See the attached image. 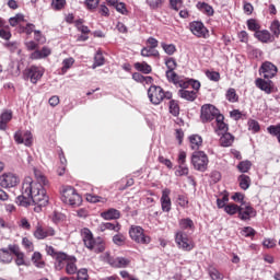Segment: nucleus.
Returning <instances> with one entry per match:
<instances>
[{
	"mask_svg": "<svg viewBox=\"0 0 280 280\" xmlns=\"http://www.w3.org/2000/svg\"><path fill=\"white\" fill-rule=\"evenodd\" d=\"M237 182H238V186L241 187V189H243V191H246V189H249L252 185L250 176L246 174H241L237 177Z\"/></svg>",
	"mask_w": 280,
	"mask_h": 280,
	"instance_id": "nucleus-29",
	"label": "nucleus"
},
{
	"mask_svg": "<svg viewBox=\"0 0 280 280\" xmlns=\"http://www.w3.org/2000/svg\"><path fill=\"white\" fill-rule=\"evenodd\" d=\"M205 73L208 80H210L211 82H220V72L206 70Z\"/></svg>",
	"mask_w": 280,
	"mask_h": 280,
	"instance_id": "nucleus-53",
	"label": "nucleus"
},
{
	"mask_svg": "<svg viewBox=\"0 0 280 280\" xmlns=\"http://www.w3.org/2000/svg\"><path fill=\"white\" fill-rule=\"evenodd\" d=\"M189 174V167L185 165H179L175 171V176H187Z\"/></svg>",
	"mask_w": 280,
	"mask_h": 280,
	"instance_id": "nucleus-58",
	"label": "nucleus"
},
{
	"mask_svg": "<svg viewBox=\"0 0 280 280\" xmlns=\"http://www.w3.org/2000/svg\"><path fill=\"white\" fill-rule=\"evenodd\" d=\"M36 25L32 24V23H27L26 26H21V32L23 34H26L27 36L32 35L33 32L35 31Z\"/></svg>",
	"mask_w": 280,
	"mask_h": 280,
	"instance_id": "nucleus-57",
	"label": "nucleus"
},
{
	"mask_svg": "<svg viewBox=\"0 0 280 280\" xmlns=\"http://www.w3.org/2000/svg\"><path fill=\"white\" fill-rule=\"evenodd\" d=\"M18 226L23 229V231H32V223H30V220H27L25 217L20 218L18 221Z\"/></svg>",
	"mask_w": 280,
	"mask_h": 280,
	"instance_id": "nucleus-50",
	"label": "nucleus"
},
{
	"mask_svg": "<svg viewBox=\"0 0 280 280\" xmlns=\"http://www.w3.org/2000/svg\"><path fill=\"white\" fill-rule=\"evenodd\" d=\"M141 56L143 58H159L161 56V54L159 52V50L148 46V47H143L141 49Z\"/></svg>",
	"mask_w": 280,
	"mask_h": 280,
	"instance_id": "nucleus-32",
	"label": "nucleus"
},
{
	"mask_svg": "<svg viewBox=\"0 0 280 280\" xmlns=\"http://www.w3.org/2000/svg\"><path fill=\"white\" fill-rule=\"evenodd\" d=\"M103 220H119L121 218V212L117 209H108L101 213Z\"/></svg>",
	"mask_w": 280,
	"mask_h": 280,
	"instance_id": "nucleus-26",
	"label": "nucleus"
},
{
	"mask_svg": "<svg viewBox=\"0 0 280 280\" xmlns=\"http://www.w3.org/2000/svg\"><path fill=\"white\" fill-rule=\"evenodd\" d=\"M191 164L197 172H207L209 156L205 154V151H195L191 155Z\"/></svg>",
	"mask_w": 280,
	"mask_h": 280,
	"instance_id": "nucleus-10",
	"label": "nucleus"
},
{
	"mask_svg": "<svg viewBox=\"0 0 280 280\" xmlns=\"http://www.w3.org/2000/svg\"><path fill=\"white\" fill-rule=\"evenodd\" d=\"M225 100H228V102H230L231 104H235L240 102V95H237L235 89L230 88L225 93Z\"/></svg>",
	"mask_w": 280,
	"mask_h": 280,
	"instance_id": "nucleus-38",
	"label": "nucleus"
},
{
	"mask_svg": "<svg viewBox=\"0 0 280 280\" xmlns=\"http://www.w3.org/2000/svg\"><path fill=\"white\" fill-rule=\"evenodd\" d=\"M35 240H47L49 237H56V229L52 226H45L43 222H37L33 232Z\"/></svg>",
	"mask_w": 280,
	"mask_h": 280,
	"instance_id": "nucleus-11",
	"label": "nucleus"
},
{
	"mask_svg": "<svg viewBox=\"0 0 280 280\" xmlns=\"http://www.w3.org/2000/svg\"><path fill=\"white\" fill-rule=\"evenodd\" d=\"M208 275L212 280H222L224 279V273L220 272L215 267H210L208 269Z\"/></svg>",
	"mask_w": 280,
	"mask_h": 280,
	"instance_id": "nucleus-41",
	"label": "nucleus"
},
{
	"mask_svg": "<svg viewBox=\"0 0 280 280\" xmlns=\"http://www.w3.org/2000/svg\"><path fill=\"white\" fill-rule=\"evenodd\" d=\"M106 59L104 58V54L102 50H97L94 56V63L92 65V69H97V67H104Z\"/></svg>",
	"mask_w": 280,
	"mask_h": 280,
	"instance_id": "nucleus-37",
	"label": "nucleus"
},
{
	"mask_svg": "<svg viewBox=\"0 0 280 280\" xmlns=\"http://www.w3.org/2000/svg\"><path fill=\"white\" fill-rule=\"evenodd\" d=\"M50 5L56 12H60V10H65L67 7V0H51Z\"/></svg>",
	"mask_w": 280,
	"mask_h": 280,
	"instance_id": "nucleus-48",
	"label": "nucleus"
},
{
	"mask_svg": "<svg viewBox=\"0 0 280 280\" xmlns=\"http://www.w3.org/2000/svg\"><path fill=\"white\" fill-rule=\"evenodd\" d=\"M51 56V49L47 46H44L40 50L36 49L30 56L31 60H43V58H47Z\"/></svg>",
	"mask_w": 280,
	"mask_h": 280,
	"instance_id": "nucleus-22",
	"label": "nucleus"
},
{
	"mask_svg": "<svg viewBox=\"0 0 280 280\" xmlns=\"http://www.w3.org/2000/svg\"><path fill=\"white\" fill-rule=\"evenodd\" d=\"M34 176L25 177L22 184V195L16 197L20 207H32V205H45L47 202V190L45 187L49 184L47 177L39 170L34 168Z\"/></svg>",
	"mask_w": 280,
	"mask_h": 280,
	"instance_id": "nucleus-1",
	"label": "nucleus"
},
{
	"mask_svg": "<svg viewBox=\"0 0 280 280\" xmlns=\"http://www.w3.org/2000/svg\"><path fill=\"white\" fill-rule=\"evenodd\" d=\"M9 250L15 257V264L18 266H25V253L21 250L18 244H10Z\"/></svg>",
	"mask_w": 280,
	"mask_h": 280,
	"instance_id": "nucleus-18",
	"label": "nucleus"
},
{
	"mask_svg": "<svg viewBox=\"0 0 280 280\" xmlns=\"http://www.w3.org/2000/svg\"><path fill=\"white\" fill-rule=\"evenodd\" d=\"M187 86H179L177 95L182 100H186V102H196L198 100V92L200 91V81L188 79Z\"/></svg>",
	"mask_w": 280,
	"mask_h": 280,
	"instance_id": "nucleus-4",
	"label": "nucleus"
},
{
	"mask_svg": "<svg viewBox=\"0 0 280 280\" xmlns=\"http://www.w3.org/2000/svg\"><path fill=\"white\" fill-rule=\"evenodd\" d=\"M248 130H250L254 135H257L259 130H261V126L259 125V121L255 119H249L247 121Z\"/></svg>",
	"mask_w": 280,
	"mask_h": 280,
	"instance_id": "nucleus-47",
	"label": "nucleus"
},
{
	"mask_svg": "<svg viewBox=\"0 0 280 280\" xmlns=\"http://www.w3.org/2000/svg\"><path fill=\"white\" fill-rule=\"evenodd\" d=\"M175 244L180 250H185L186 253H191V249L196 248L194 238L183 230H177L175 232Z\"/></svg>",
	"mask_w": 280,
	"mask_h": 280,
	"instance_id": "nucleus-7",
	"label": "nucleus"
},
{
	"mask_svg": "<svg viewBox=\"0 0 280 280\" xmlns=\"http://www.w3.org/2000/svg\"><path fill=\"white\" fill-rule=\"evenodd\" d=\"M252 218H257V210L253 208L250 202L242 203L238 210V220L249 222Z\"/></svg>",
	"mask_w": 280,
	"mask_h": 280,
	"instance_id": "nucleus-13",
	"label": "nucleus"
},
{
	"mask_svg": "<svg viewBox=\"0 0 280 280\" xmlns=\"http://www.w3.org/2000/svg\"><path fill=\"white\" fill-rule=\"evenodd\" d=\"M31 259L36 268H45V260H43V254L40 252L33 253Z\"/></svg>",
	"mask_w": 280,
	"mask_h": 280,
	"instance_id": "nucleus-39",
	"label": "nucleus"
},
{
	"mask_svg": "<svg viewBox=\"0 0 280 280\" xmlns=\"http://www.w3.org/2000/svg\"><path fill=\"white\" fill-rule=\"evenodd\" d=\"M179 231H194L196 229V225L194 224V220L190 218L180 219L179 222Z\"/></svg>",
	"mask_w": 280,
	"mask_h": 280,
	"instance_id": "nucleus-30",
	"label": "nucleus"
},
{
	"mask_svg": "<svg viewBox=\"0 0 280 280\" xmlns=\"http://www.w3.org/2000/svg\"><path fill=\"white\" fill-rule=\"evenodd\" d=\"M220 132H224L219 140L220 145L222 148H231L235 141V137L228 131H219L217 135H220Z\"/></svg>",
	"mask_w": 280,
	"mask_h": 280,
	"instance_id": "nucleus-23",
	"label": "nucleus"
},
{
	"mask_svg": "<svg viewBox=\"0 0 280 280\" xmlns=\"http://www.w3.org/2000/svg\"><path fill=\"white\" fill-rule=\"evenodd\" d=\"M73 65H75V59H73L72 57L63 59L61 72L67 73V71H69V69H71Z\"/></svg>",
	"mask_w": 280,
	"mask_h": 280,
	"instance_id": "nucleus-49",
	"label": "nucleus"
},
{
	"mask_svg": "<svg viewBox=\"0 0 280 280\" xmlns=\"http://www.w3.org/2000/svg\"><path fill=\"white\" fill-rule=\"evenodd\" d=\"M22 246L27 253H34V243L27 237L22 238Z\"/></svg>",
	"mask_w": 280,
	"mask_h": 280,
	"instance_id": "nucleus-52",
	"label": "nucleus"
},
{
	"mask_svg": "<svg viewBox=\"0 0 280 280\" xmlns=\"http://www.w3.org/2000/svg\"><path fill=\"white\" fill-rule=\"evenodd\" d=\"M189 31L196 38H209V28L201 21H192L189 23Z\"/></svg>",
	"mask_w": 280,
	"mask_h": 280,
	"instance_id": "nucleus-12",
	"label": "nucleus"
},
{
	"mask_svg": "<svg viewBox=\"0 0 280 280\" xmlns=\"http://www.w3.org/2000/svg\"><path fill=\"white\" fill-rule=\"evenodd\" d=\"M252 167H253V162H250L249 160L241 161L236 165V170H238V172H241V174H248V172H250Z\"/></svg>",
	"mask_w": 280,
	"mask_h": 280,
	"instance_id": "nucleus-34",
	"label": "nucleus"
},
{
	"mask_svg": "<svg viewBox=\"0 0 280 280\" xmlns=\"http://www.w3.org/2000/svg\"><path fill=\"white\" fill-rule=\"evenodd\" d=\"M9 121H12V112L5 110L0 115V130H8Z\"/></svg>",
	"mask_w": 280,
	"mask_h": 280,
	"instance_id": "nucleus-27",
	"label": "nucleus"
},
{
	"mask_svg": "<svg viewBox=\"0 0 280 280\" xmlns=\"http://www.w3.org/2000/svg\"><path fill=\"white\" fill-rule=\"evenodd\" d=\"M23 143H24V145H26L27 148H30V145H32V143H33L32 132L26 131V132L23 135Z\"/></svg>",
	"mask_w": 280,
	"mask_h": 280,
	"instance_id": "nucleus-60",
	"label": "nucleus"
},
{
	"mask_svg": "<svg viewBox=\"0 0 280 280\" xmlns=\"http://www.w3.org/2000/svg\"><path fill=\"white\" fill-rule=\"evenodd\" d=\"M105 258L109 266H112L113 268H128V266H130V258H113L109 253H105Z\"/></svg>",
	"mask_w": 280,
	"mask_h": 280,
	"instance_id": "nucleus-15",
	"label": "nucleus"
},
{
	"mask_svg": "<svg viewBox=\"0 0 280 280\" xmlns=\"http://www.w3.org/2000/svg\"><path fill=\"white\" fill-rule=\"evenodd\" d=\"M260 71L264 73L265 80H270L275 78V75H277L279 69L277 68V66H275V63L270 61H265L260 67Z\"/></svg>",
	"mask_w": 280,
	"mask_h": 280,
	"instance_id": "nucleus-17",
	"label": "nucleus"
},
{
	"mask_svg": "<svg viewBox=\"0 0 280 280\" xmlns=\"http://www.w3.org/2000/svg\"><path fill=\"white\" fill-rule=\"evenodd\" d=\"M77 280H89V270L86 268H82L77 270Z\"/></svg>",
	"mask_w": 280,
	"mask_h": 280,
	"instance_id": "nucleus-56",
	"label": "nucleus"
},
{
	"mask_svg": "<svg viewBox=\"0 0 280 280\" xmlns=\"http://www.w3.org/2000/svg\"><path fill=\"white\" fill-rule=\"evenodd\" d=\"M254 36L259 40V43H264L266 45L270 43H275V36L268 30H260L259 32L254 33Z\"/></svg>",
	"mask_w": 280,
	"mask_h": 280,
	"instance_id": "nucleus-21",
	"label": "nucleus"
},
{
	"mask_svg": "<svg viewBox=\"0 0 280 280\" xmlns=\"http://www.w3.org/2000/svg\"><path fill=\"white\" fill-rule=\"evenodd\" d=\"M129 237L136 244H140L141 246H148L150 242H152V237L145 234V230L139 225H131L129 229Z\"/></svg>",
	"mask_w": 280,
	"mask_h": 280,
	"instance_id": "nucleus-8",
	"label": "nucleus"
},
{
	"mask_svg": "<svg viewBox=\"0 0 280 280\" xmlns=\"http://www.w3.org/2000/svg\"><path fill=\"white\" fill-rule=\"evenodd\" d=\"M241 235H243V237H255V235H257V231L250 226H245L241 231Z\"/></svg>",
	"mask_w": 280,
	"mask_h": 280,
	"instance_id": "nucleus-55",
	"label": "nucleus"
},
{
	"mask_svg": "<svg viewBox=\"0 0 280 280\" xmlns=\"http://www.w3.org/2000/svg\"><path fill=\"white\" fill-rule=\"evenodd\" d=\"M172 190L170 188H164L162 190V196L160 198L161 209L164 213H170L172 211V198L170 197Z\"/></svg>",
	"mask_w": 280,
	"mask_h": 280,
	"instance_id": "nucleus-16",
	"label": "nucleus"
},
{
	"mask_svg": "<svg viewBox=\"0 0 280 280\" xmlns=\"http://www.w3.org/2000/svg\"><path fill=\"white\" fill-rule=\"evenodd\" d=\"M224 211L228 213V215H235V213L240 215V206L236 203H229L225 206Z\"/></svg>",
	"mask_w": 280,
	"mask_h": 280,
	"instance_id": "nucleus-45",
	"label": "nucleus"
},
{
	"mask_svg": "<svg viewBox=\"0 0 280 280\" xmlns=\"http://www.w3.org/2000/svg\"><path fill=\"white\" fill-rule=\"evenodd\" d=\"M14 257L12 256V252L10 248H0V264H12Z\"/></svg>",
	"mask_w": 280,
	"mask_h": 280,
	"instance_id": "nucleus-28",
	"label": "nucleus"
},
{
	"mask_svg": "<svg viewBox=\"0 0 280 280\" xmlns=\"http://www.w3.org/2000/svg\"><path fill=\"white\" fill-rule=\"evenodd\" d=\"M162 49L167 54V56H174L176 54V45L174 44H161Z\"/></svg>",
	"mask_w": 280,
	"mask_h": 280,
	"instance_id": "nucleus-51",
	"label": "nucleus"
},
{
	"mask_svg": "<svg viewBox=\"0 0 280 280\" xmlns=\"http://www.w3.org/2000/svg\"><path fill=\"white\" fill-rule=\"evenodd\" d=\"M188 139L191 150H200V148L202 147V137H200L199 135H191Z\"/></svg>",
	"mask_w": 280,
	"mask_h": 280,
	"instance_id": "nucleus-31",
	"label": "nucleus"
},
{
	"mask_svg": "<svg viewBox=\"0 0 280 280\" xmlns=\"http://www.w3.org/2000/svg\"><path fill=\"white\" fill-rule=\"evenodd\" d=\"M120 14L128 15V9L126 8V3L118 2L116 7H114Z\"/></svg>",
	"mask_w": 280,
	"mask_h": 280,
	"instance_id": "nucleus-64",
	"label": "nucleus"
},
{
	"mask_svg": "<svg viewBox=\"0 0 280 280\" xmlns=\"http://www.w3.org/2000/svg\"><path fill=\"white\" fill-rule=\"evenodd\" d=\"M166 79L168 82H172L175 86H187V80L189 79H180L178 74L174 70H166Z\"/></svg>",
	"mask_w": 280,
	"mask_h": 280,
	"instance_id": "nucleus-20",
	"label": "nucleus"
},
{
	"mask_svg": "<svg viewBox=\"0 0 280 280\" xmlns=\"http://www.w3.org/2000/svg\"><path fill=\"white\" fill-rule=\"evenodd\" d=\"M168 110L173 117H178L180 115V105L177 100H170Z\"/></svg>",
	"mask_w": 280,
	"mask_h": 280,
	"instance_id": "nucleus-33",
	"label": "nucleus"
},
{
	"mask_svg": "<svg viewBox=\"0 0 280 280\" xmlns=\"http://www.w3.org/2000/svg\"><path fill=\"white\" fill-rule=\"evenodd\" d=\"M101 231H115L116 233H119L121 231V224L119 222L114 223H102L101 224Z\"/></svg>",
	"mask_w": 280,
	"mask_h": 280,
	"instance_id": "nucleus-40",
	"label": "nucleus"
},
{
	"mask_svg": "<svg viewBox=\"0 0 280 280\" xmlns=\"http://www.w3.org/2000/svg\"><path fill=\"white\" fill-rule=\"evenodd\" d=\"M177 201H178L179 207H183L184 209L187 208V206L189 205V200L187 199V196H185V195H178Z\"/></svg>",
	"mask_w": 280,
	"mask_h": 280,
	"instance_id": "nucleus-63",
	"label": "nucleus"
},
{
	"mask_svg": "<svg viewBox=\"0 0 280 280\" xmlns=\"http://www.w3.org/2000/svg\"><path fill=\"white\" fill-rule=\"evenodd\" d=\"M85 199L88 200V202H106V198H103L101 196H96L93 194H86L85 195Z\"/></svg>",
	"mask_w": 280,
	"mask_h": 280,
	"instance_id": "nucleus-54",
	"label": "nucleus"
},
{
	"mask_svg": "<svg viewBox=\"0 0 280 280\" xmlns=\"http://www.w3.org/2000/svg\"><path fill=\"white\" fill-rule=\"evenodd\" d=\"M145 3L150 10H160L165 5V0H145Z\"/></svg>",
	"mask_w": 280,
	"mask_h": 280,
	"instance_id": "nucleus-42",
	"label": "nucleus"
},
{
	"mask_svg": "<svg viewBox=\"0 0 280 280\" xmlns=\"http://www.w3.org/2000/svg\"><path fill=\"white\" fill-rule=\"evenodd\" d=\"M170 5L172 10H175V12H178V10L183 8V0H170Z\"/></svg>",
	"mask_w": 280,
	"mask_h": 280,
	"instance_id": "nucleus-61",
	"label": "nucleus"
},
{
	"mask_svg": "<svg viewBox=\"0 0 280 280\" xmlns=\"http://www.w3.org/2000/svg\"><path fill=\"white\" fill-rule=\"evenodd\" d=\"M81 235L83 240V244L88 250H91L92 253H95L98 255V253H104L106 250V242H104V238L102 237H94L93 232L89 230V228H84L81 230Z\"/></svg>",
	"mask_w": 280,
	"mask_h": 280,
	"instance_id": "nucleus-3",
	"label": "nucleus"
},
{
	"mask_svg": "<svg viewBox=\"0 0 280 280\" xmlns=\"http://www.w3.org/2000/svg\"><path fill=\"white\" fill-rule=\"evenodd\" d=\"M269 30L271 32V36H273V40H275V38H279V36H280V22H279V20H275L271 23Z\"/></svg>",
	"mask_w": 280,
	"mask_h": 280,
	"instance_id": "nucleus-44",
	"label": "nucleus"
},
{
	"mask_svg": "<svg viewBox=\"0 0 280 280\" xmlns=\"http://www.w3.org/2000/svg\"><path fill=\"white\" fill-rule=\"evenodd\" d=\"M60 194L61 201L65 205H69V207H73L74 209L82 207V195L78 194V190L73 186H62Z\"/></svg>",
	"mask_w": 280,
	"mask_h": 280,
	"instance_id": "nucleus-5",
	"label": "nucleus"
},
{
	"mask_svg": "<svg viewBox=\"0 0 280 280\" xmlns=\"http://www.w3.org/2000/svg\"><path fill=\"white\" fill-rule=\"evenodd\" d=\"M215 119L214 132H229V125L224 122V115L212 104H205L200 109V120L202 124H211Z\"/></svg>",
	"mask_w": 280,
	"mask_h": 280,
	"instance_id": "nucleus-2",
	"label": "nucleus"
},
{
	"mask_svg": "<svg viewBox=\"0 0 280 280\" xmlns=\"http://www.w3.org/2000/svg\"><path fill=\"white\" fill-rule=\"evenodd\" d=\"M45 75V69L43 66L33 65L23 71V79L30 80L32 84H38V81Z\"/></svg>",
	"mask_w": 280,
	"mask_h": 280,
	"instance_id": "nucleus-9",
	"label": "nucleus"
},
{
	"mask_svg": "<svg viewBox=\"0 0 280 280\" xmlns=\"http://www.w3.org/2000/svg\"><path fill=\"white\" fill-rule=\"evenodd\" d=\"M228 201H229V195H223L221 199H217V207L219 209H225Z\"/></svg>",
	"mask_w": 280,
	"mask_h": 280,
	"instance_id": "nucleus-62",
	"label": "nucleus"
},
{
	"mask_svg": "<svg viewBox=\"0 0 280 280\" xmlns=\"http://www.w3.org/2000/svg\"><path fill=\"white\" fill-rule=\"evenodd\" d=\"M197 8L198 10H200V12H203V14H207V16H213L214 14L213 7H211L207 2H198Z\"/></svg>",
	"mask_w": 280,
	"mask_h": 280,
	"instance_id": "nucleus-36",
	"label": "nucleus"
},
{
	"mask_svg": "<svg viewBox=\"0 0 280 280\" xmlns=\"http://www.w3.org/2000/svg\"><path fill=\"white\" fill-rule=\"evenodd\" d=\"M71 256L65 254L63 252H59L57 256H55L56 270H62L67 266V262L69 261L68 259Z\"/></svg>",
	"mask_w": 280,
	"mask_h": 280,
	"instance_id": "nucleus-24",
	"label": "nucleus"
},
{
	"mask_svg": "<svg viewBox=\"0 0 280 280\" xmlns=\"http://www.w3.org/2000/svg\"><path fill=\"white\" fill-rule=\"evenodd\" d=\"M136 71H140L141 73L150 74L152 73V66L148 65V62H136L133 65Z\"/></svg>",
	"mask_w": 280,
	"mask_h": 280,
	"instance_id": "nucleus-35",
	"label": "nucleus"
},
{
	"mask_svg": "<svg viewBox=\"0 0 280 280\" xmlns=\"http://www.w3.org/2000/svg\"><path fill=\"white\" fill-rule=\"evenodd\" d=\"M127 237L126 235L118 233L113 236V243L116 246H126Z\"/></svg>",
	"mask_w": 280,
	"mask_h": 280,
	"instance_id": "nucleus-46",
	"label": "nucleus"
},
{
	"mask_svg": "<svg viewBox=\"0 0 280 280\" xmlns=\"http://www.w3.org/2000/svg\"><path fill=\"white\" fill-rule=\"evenodd\" d=\"M247 28L249 32H255V34H257V32L261 30V24H259V22L255 19H249L247 20Z\"/></svg>",
	"mask_w": 280,
	"mask_h": 280,
	"instance_id": "nucleus-43",
	"label": "nucleus"
},
{
	"mask_svg": "<svg viewBox=\"0 0 280 280\" xmlns=\"http://www.w3.org/2000/svg\"><path fill=\"white\" fill-rule=\"evenodd\" d=\"M19 183H21V179L14 173H3L0 176V187L3 189H11L12 187H16Z\"/></svg>",
	"mask_w": 280,
	"mask_h": 280,
	"instance_id": "nucleus-14",
	"label": "nucleus"
},
{
	"mask_svg": "<svg viewBox=\"0 0 280 280\" xmlns=\"http://www.w3.org/2000/svg\"><path fill=\"white\" fill-rule=\"evenodd\" d=\"M165 65L167 67V71H174L176 69V67H178V65L176 63V59L170 57L168 59H166Z\"/></svg>",
	"mask_w": 280,
	"mask_h": 280,
	"instance_id": "nucleus-59",
	"label": "nucleus"
},
{
	"mask_svg": "<svg viewBox=\"0 0 280 280\" xmlns=\"http://www.w3.org/2000/svg\"><path fill=\"white\" fill-rule=\"evenodd\" d=\"M75 264H78V258H75V256H70L65 267L67 275H75L78 272V265Z\"/></svg>",
	"mask_w": 280,
	"mask_h": 280,
	"instance_id": "nucleus-25",
	"label": "nucleus"
},
{
	"mask_svg": "<svg viewBox=\"0 0 280 280\" xmlns=\"http://www.w3.org/2000/svg\"><path fill=\"white\" fill-rule=\"evenodd\" d=\"M148 97L154 106H159L164 100H172L174 94L170 91L163 90V88L159 85H151L148 90Z\"/></svg>",
	"mask_w": 280,
	"mask_h": 280,
	"instance_id": "nucleus-6",
	"label": "nucleus"
},
{
	"mask_svg": "<svg viewBox=\"0 0 280 280\" xmlns=\"http://www.w3.org/2000/svg\"><path fill=\"white\" fill-rule=\"evenodd\" d=\"M255 85L260 91H264L267 95L275 93V83L270 80L266 81L265 79L258 78L255 81Z\"/></svg>",
	"mask_w": 280,
	"mask_h": 280,
	"instance_id": "nucleus-19",
	"label": "nucleus"
}]
</instances>
